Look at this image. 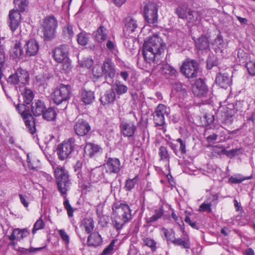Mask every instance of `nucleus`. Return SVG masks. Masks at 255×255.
Masks as SVG:
<instances>
[{"instance_id": "nucleus-57", "label": "nucleus", "mask_w": 255, "mask_h": 255, "mask_svg": "<svg viewBox=\"0 0 255 255\" xmlns=\"http://www.w3.org/2000/svg\"><path fill=\"white\" fill-rule=\"evenodd\" d=\"M249 73L253 76L255 75V62L250 61L246 64Z\"/></svg>"}, {"instance_id": "nucleus-18", "label": "nucleus", "mask_w": 255, "mask_h": 255, "mask_svg": "<svg viewBox=\"0 0 255 255\" xmlns=\"http://www.w3.org/2000/svg\"><path fill=\"white\" fill-rule=\"evenodd\" d=\"M75 140L73 137H70L66 142H65V158H73L77 154V151L75 150Z\"/></svg>"}, {"instance_id": "nucleus-60", "label": "nucleus", "mask_w": 255, "mask_h": 255, "mask_svg": "<svg viewBox=\"0 0 255 255\" xmlns=\"http://www.w3.org/2000/svg\"><path fill=\"white\" fill-rule=\"evenodd\" d=\"M218 48L220 49L223 47L224 41L221 35H218L217 37L215 39L214 43Z\"/></svg>"}, {"instance_id": "nucleus-6", "label": "nucleus", "mask_w": 255, "mask_h": 255, "mask_svg": "<svg viewBox=\"0 0 255 255\" xmlns=\"http://www.w3.org/2000/svg\"><path fill=\"white\" fill-rule=\"evenodd\" d=\"M180 70L187 78H193L197 76L199 64L194 60L185 61L181 66Z\"/></svg>"}, {"instance_id": "nucleus-31", "label": "nucleus", "mask_w": 255, "mask_h": 255, "mask_svg": "<svg viewBox=\"0 0 255 255\" xmlns=\"http://www.w3.org/2000/svg\"><path fill=\"white\" fill-rule=\"evenodd\" d=\"M125 29L132 32L137 27L136 21L131 17L128 16L125 19Z\"/></svg>"}, {"instance_id": "nucleus-56", "label": "nucleus", "mask_w": 255, "mask_h": 255, "mask_svg": "<svg viewBox=\"0 0 255 255\" xmlns=\"http://www.w3.org/2000/svg\"><path fill=\"white\" fill-rule=\"evenodd\" d=\"M65 209L66 210L67 215L69 217H72L73 216V212L75 209H74L70 205L69 201L65 199Z\"/></svg>"}, {"instance_id": "nucleus-48", "label": "nucleus", "mask_w": 255, "mask_h": 255, "mask_svg": "<svg viewBox=\"0 0 255 255\" xmlns=\"http://www.w3.org/2000/svg\"><path fill=\"white\" fill-rule=\"evenodd\" d=\"M92 73L94 77L98 79L104 76L102 66L100 67L99 66H95L93 68Z\"/></svg>"}, {"instance_id": "nucleus-17", "label": "nucleus", "mask_w": 255, "mask_h": 255, "mask_svg": "<svg viewBox=\"0 0 255 255\" xmlns=\"http://www.w3.org/2000/svg\"><path fill=\"white\" fill-rule=\"evenodd\" d=\"M25 54L29 57L36 55L39 50V44L34 39H30L28 40L25 44Z\"/></svg>"}, {"instance_id": "nucleus-62", "label": "nucleus", "mask_w": 255, "mask_h": 255, "mask_svg": "<svg viewBox=\"0 0 255 255\" xmlns=\"http://www.w3.org/2000/svg\"><path fill=\"white\" fill-rule=\"evenodd\" d=\"M65 72L66 73H69L70 71H71L72 69V66L71 64V60L69 59L68 57L66 55V53H65Z\"/></svg>"}, {"instance_id": "nucleus-53", "label": "nucleus", "mask_w": 255, "mask_h": 255, "mask_svg": "<svg viewBox=\"0 0 255 255\" xmlns=\"http://www.w3.org/2000/svg\"><path fill=\"white\" fill-rule=\"evenodd\" d=\"M218 64V62L216 57L214 56H210L207 60V68L211 69L214 66Z\"/></svg>"}, {"instance_id": "nucleus-63", "label": "nucleus", "mask_w": 255, "mask_h": 255, "mask_svg": "<svg viewBox=\"0 0 255 255\" xmlns=\"http://www.w3.org/2000/svg\"><path fill=\"white\" fill-rule=\"evenodd\" d=\"M238 58L239 59L240 62H245L247 57V54L243 50L240 49L238 52Z\"/></svg>"}, {"instance_id": "nucleus-54", "label": "nucleus", "mask_w": 255, "mask_h": 255, "mask_svg": "<svg viewBox=\"0 0 255 255\" xmlns=\"http://www.w3.org/2000/svg\"><path fill=\"white\" fill-rule=\"evenodd\" d=\"M56 152L60 160H64V143L62 142L57 145Z\"/></svg>"}, {"instance_id": "nucleus-27", "label": "nucleus", "mask_w": 255, "mask_h": 255, "mask_svg": "<svg viewBox=\"0 0 255 255\" xmlns=\"http://www.w3.org/2000/svg\"><path fill=\"white\" fill-rule=\"evenodd\" d=\"M84 150L89 156L92 157L98 153L101 152L102 149L97 144L88 142L86 143Z\"/></svg>"}, {"instance_id": "nucleus-30", "label": "nucleus", "mask_w": 255, "mask_h": 255, "mask_svg": "<svg viewBox=\"0 0 255 255\" xmlns=\"http://www.w3.org/2000/svg\"><path fill=\"white\" fill-rule=\"evenodd\" d=\"M19 83L22 85H26L29 82V74L27 71L22 69H18L16 72Z\"/></svg>"}, {"instance_id": "nucleus-37", "label": "nucleus", "mask_w": 255, "mask_h": 255, "mask_svg": "<svg viewBox=\"0 0 255 255\" xmlns=\"http://www.w3.org/2000/svg\"><path fill=\"white\" fill-rule=\"evenodd\" d=\"M138 176L136 175L133 178H128L126 181V184L124 188L126 191H130L137 184L138 182Z\"/></svg>"}, {"instance_id": "nucleus-21", "label": "nucleus", "mask_w": 255, "mask_h": 255, "mask_svg": "<svg viewBox=\"0 0 255 255\" xmlns=\"http://www.w3.org/2000/svg\"><path fill=\"white\" fill-rule=\"evenodd\" d=\"M215 82L221 88L226 89L231 85V80L227 73H219L216 76Z\"/></svg>"}, {"instance_id": "nucleus-36", "label": "nucleus", "mask_w": 255, "mask_h": 255, "mask_svg": "<svg viewBox=\"0 0 255 255\" xmlns=\"http://www.w3.org/2000/svg\"><path fill=\"white\" fill-rule=\"evenodd\" d=\"M172 243L175 246H181L182 248L189 249L190 248L189 240H184L181 238L175 239L172 241Z\"/></svg>"}, {"instance_id": "nucleus-8", "label": "nucleus", "mask_w": 255, "mask_h": 255, "mask_svg": "<svg viewBox=\"0 0 255 255\" xmlns=\"http://www.w3.org/2000/svg\"><path fill=\"white\" fill-rule=\"evenodd\" d=\"M120 132L125 137H131L137 130V127L132 121H121L119 126Z\"/></svg>"}, {"instance_id": "nucleus-3", "label": "nucleus", "mask_w": 255, "mask_h": 255, "mask_svg": "<svg viewBox=\"0 0 255 255\" xmlns=\"http://www.w3.org/2000/svg\"><path fill=\"white\" fill-rule=\"evenodd\" d=\"M16 109L23 120L29 132L31 134H34L36 131L35 120L30 114L28 107L24 104H20L16 106Z\"/></svg>"}, {"instance_id": "nucleus-38", "label": "nucleus", "mask_w": 255, "mask_h": 255, "mask_svg": "<svg viewBox=\"0 0 255 255\" xmlns=\"http://www.w3.org/2000/svg\"><path fill=\"white\" fill-rule=\"evenodd\" d=\"M42 115L44 119L51 121L55 120L56 115L54 109L49 108L48 109L45 110Z\"/></svg>"}, {"instance_id": "nucleus-43", "label": "nucleus", "mask_w": 255, "mask_h": 255, "mask_svg": "<svg viewBox=\"0 0 255 255\" xmlns=\"http://www.w3.org/2000/svg\"><path fill=\"white\" fill-rule=\"evenodd\" d=\"M106 47L112 53L115 55L118 53L116 44L114 41L108 40L106 44Z\"/></svg>"}, {"instance_id": "nucleus-28", "label": "nucleus", "mask_w": 255, "mask_h": 255, "mask_svg": "<svg viewBox=\"0 0 255 255\" xmlns=\"http://www.w3.org/2000/svg\"><path fill=\"white\" fill-rule=\"evenodd\" d=\"M96 40L100 43L105 41L107 38L106 28L103 25L100 26L94 32Z\"/></svg>"}, {"instance_id": "nucleus-44", "label": "nucleus", "mask_w": 255, "mask_h": 255, "mask_svg": "<svg viewBox=\"0 0 255 255\" xmlns=\"http://www.w3.org/2000/svg\"><path fill=\"white\" fill-rule=\"evenodd\" d=\"M45 224L42 219L40 218L36 221L34 223L32 232L33 234H35L37 231L42 229L44 228Z\"/></svg>"}, {"instance_id": "nucleus-23", "label": "nucleus", "mask_w": 255, "mask_h": 255, "mask_svg": "<svg viewBox=\"0 0 255 255\" xmlns=\"http://www.w3.org/2000/svg\"><path fill=\"white\" fill-rule=\"evenodd\" d=\"M64 85L61 84L54 91L52 98L54 103L58 105L64 101Z\"/></svg>"}, {"instance_id": "nucleus-22", "label": "nucleus", "mask_w": 255, "mask_h": 255, "mask_svg": "<svg viewBox=\"0 0 255 255\" xmlns=\"http://www.w3.org/2000/svg\"><path fill=\"white\" fill-rule=\"evenodd\" d=\"M102 238L98 232L91 233L87 239V245L89 247H96L102 244Z\"/></svg>"}, {"instance_id": "nucleus-11", "label": "nucleus", "mask_w": 255, "mask_h": 255, "mask_svg": "<svg viewBox=\"0 0 255 255\" xmlns=\"http://www.w3.org/2000/svg\"><path fill=\"white\" fill-rule=\"evenodd\" d=\"M192 91L195 95L199 97H203L206 96L208 90L204 80L199 78L193 85Z\"/></svg>"}, {"instance_id": "nucleus-14", "label": "nucleus", "mask_w": 255, "mask_h": 255, "mask_svg": "<svg viewBox=\"0 0 255 255\" xmlns=\"http://www.w3.org/2000/svg\"><path fill=\"white\" fill-rule=\"evenodd\" d=\"M53 169L54 170V177L56 179L57 187L61 195H63L64 188L63 187V185L64 184V168L59 166L55 167L53 165Z\"/></svg>"}, {"instance_id": "nucleus-41", "label": "nucleus", "mask_w": 255, "mask_h": 255, "mask_svg": "<svg viewBox=\"0 0 255 255\" xmlns=\"http://www.w3.org/2000/svg\"><path fill=\"white\" fill-rule=\"evenodd\" d=\"M159 156L161 160H164L166 161H169V155L168 153L166 147L163 146H160L159 149Z\"/></svg>"}, {"instance_id": "nucleus-32", "label": "nucleus", "mask_w": 255, "mask_h": 255, "mask_svg": "<svg viewBox=\"0 0 255 255\" xmlns=\"http://www.w3.org/2000/svg\"><path fill=\"white\" fill-rule=\"evenodd\" d=\"M53 57L57 63H63L64 61V48L63 45H60L54 49Z\"/></svg>"}, {"instance_id": "nucleus-24", "label": "nucleus", "mask_w": 255, "mask_h": 255, "mask_svg": "<svg viewBox=\"0 0 255 255\" xmlns=\"http://www.w3.org/2000/svg\"><path fill=\"white\" fill-rule=\"evenodd\" d=\"M106 174L103 168L102 169L100 167H96L91 170L90 178L93 182H97L103 178H106Z\"/></svg>"}, {"instance_id": "nucleus-39", "label": "nucleus", "mask_w": 255, "mask_h": 255, "mask_svg": "<svg viewBox=\"0 0 255 255\" xmlns=\"http://www.w3.org/2000/svg\"><path fill=\"white\" fill-rule=\"evenodd\" d=\"M23 96L24 102L27 105L30 104L34 98L33 92L27 88L24 89Z\"/></svg>"}, {"instance_id": "nucleus-19", "label": "nucleus", "mask_w": 255, "mask_h": 255, "mask_svg": "<svg viewBox=\"0 0 255 255\" xmlns=\"http://www.w3.org/2000/svg\"><path fill=\"white\" fill-rule=\"evenodd\" d=\"M46 110L44 102L40 100H36L31 105V112L35 117L42 115Z\"/></svg>"}, {"instance_id": "nucleus-40", "label": "nucleus", "mask_w": 255, "mask_h": 255, "mask_svg": "<svg viewBox=\"0 0 255 255\" xmlns=\"http://www.w3.org/2000/svg\"><path fill=\"white\" fill-rule=\"evenodd\" d=\"M186 87V86L185 85H183L179 82H175L173 86L174 89L180 93L183 97L186 96L187 94Z\"/></svg>"}, {"instance_id": "nucleus-51", "label": "nucleus", "mask_w": 255, "mask_h": 255, "mask_svg": "<svg viewBox=\"0 0 255 255\" xmlns=\"http://www.w3.org/2000/svg\"><path fill=\"white\" fill-rule=\"evenodd\" d=\"M163 70L165 73L168 74L170 76H176L178 74L176 69L168 64L165 65L163 67Z\"/></svg>"}, {"instance_id": "nucleus-1", "label": "nucleus", "mask_w": 255, "mask_h": 255, "mask_svg": "<svg viewBox=\"0 0 255 255\" xmlns=\"http://www.w3.org/2000/svg\"><path fill=\"white\" fill-rule=\"evenodd\" d=\"M165 47V44L157 35L149 37L143 45L142 52L145 60L153 68H156L161 64L159 56L164 52Z\"/></svg>"}, {"instance_id": "nucleus-26", "label": "nucleus", "mask_w": 255, "mask_h": 255, "mask_svg": "<svg viewBox=\"0 0 255 255\" xmlns=\"http://www.w3.org/2000/svg\"><path fill=\"white\" fill-rule=\"evenodd\" d=\"M81 101L86 105L91 104L95 100L94 92L91 90H82L81 94Z\"/></svg>"}, {"instance_id": "nucleus-2", "label": "nucleus", "mask_w": 255, "mask_h": 255, "mask_svg": "<svg viewBox=\"0 0 255 255\" xmlns=\"http://www.w3.org/2000/svg\"><path fill=\"white\" fill-rule=\"evenodd\" d=\"M175 12L179 18L186 21L188 26H193L199 23L202 19V13L194 10L186 3H181L175 9Z\"/></svg>"}, {"instance_id": "nucleus-45", "label": "nucleus", "mask_w": 255, "mask_h": 255, "mask_svg": "<svg viewBox=\"0 0 255 255\" xmlns=\"http://www.w3.org/2000/svg\"><path fill=\"white\" fill-rule=\"evenodd\" d=\"M79 62L82 67L90 68L93 65L94 61L91 57H87L82 60H79Z\"/></svg>"}, {"instance_id": "nucleus-15", "label": "nucleus", "mask_w": 255, "mask_h": 255, "mask_svg": "<svg viewBox=\"0 0 255 255\" xmlns=\"http://www.w3.org/2000/svg\"><path fill=\"white\" fill-rule=\"evenodd\" d=\"M115 208L116 210H119L118 212L121 214L120 215L125 221L128 222L132 219L131 211L128 204L125 203H120L119 205L117 204L115 205Z\"/></svg>"}, {"instance_id": "nucleus-35", "label": "nucleus", "mask_w": 255, "mask_h": 255, "mask_svg": "<svg viewBox=\"0 0 255 255\" xmlns=\"http://www.w3.org/2000/svg\"><path fill=\"white\" fill-rule=\"evenodd\" d=\"M83 225L87 234L91 233L94 228V223L92 218H87L83 220Z\"/></svg>"}, {"instance_id": "nucleus-64", "label": "nucleus", "mask_w": 255, "mask_h": 255, "mask_svg": "<svg viewBox=\"0 0 255 255\" xmlns=\"http://www.w3.org/2000/svg\"><path fill=\"white\" fill-rule=\"evenodd\" d=\"M185 222L188 224L192 228L198 230L199 227L195 221H192L188 216H186L185 220Z\"/></svg>"}, {"instance_id": "nucleus-52", "label": "nucleus", "mask_w": 255, "mask_h": 255, "mask_svg": "<svg viewBox=\"0 0 255 255\" xmlns=\"http://www.w3.org/2000/svg\"><path fill=\"white\" fill-rule=\"evenodd\" d=\"M211 206V203H206L204 202L200 205L199 211L201 212H207L208 213H211L212 212Z\"/></svg>"}, {"instance_id": "nucleus-12", "label": "nucleus", "mask_w": 255, "mask_h": 255, "mask_svg": "<svg viewBox=\"0 0 255 255\" xmlns=\"http://www.w3.org/2000/svg\"><path fill=\"white\" fill-rule=\"evenodd\" d=\"M76 133L79 136L86 135L91 130L89 123L84 119H79L74 127Z\"/></svg>"}, {"instance_id": "nucleus-61", "label": "nucleus", "mask_w": 255, "mask_h": 255, "mask_svg": "<svg viewBox=\"0 0 255 255\" xmlns=\"http://www.w3.org/2000/svg\"><path fill=\"white\" fill-rule=\"evenodd\" d=\"M7 82L11 85H17L19 84L16 72L9 77Z\"/></svg>"}, {"instance_id": "nucleus-49", "label": "nucleus", "mask_w": 255, "mask_h": 255, "mask_svg": "<svg viewBox=\"0 0 255 255\" xmlns=\"http://www.w3.org/2000/svg\"><path fill=\"white\" fill-rule=\"evenodd\" d=\"M5 55L4 53L3 49L2 47L0 46V80L3 76L2 68L3 67Z\"/></svg>"}, {"instance_id": "nucleus-42", "label": "nucleus", "mask_w": 255, "mask_h": 255, "mask_svg": "<svg viewBox=\"0 0 255 255\" xmlns=\"http://www.w3.org/2000/svg\"><path fill=\"white\" fill-rule=\"evenodd\" d=\"M250 179V177H244L241 175L239 174L235 176H231L229 179V182L232 184H239L241 183L245 180Z\"/></svg>"}, {"instance_id": "nucleus-20", "label": "nucleus", "mask_w": 255, "mask_h": 255, "mask_svg": "<svg viewBox=\"0 0 255 255\" xmlns=\"http://www.w3.org/2000/svg\"><path fill=\"white\" fill-rule=\"evenodd\" d=\"M116 100V93L113 88L107 90L104 95L101 97L100 102L103 106H109Z\"/></svg>"}, {"instance_id": "nucleus-5", "label": "nucleus", "mask_w": 255, "mask_h": 255, "mask_svg": "<svg viewBox=\"0 0 255 255\" xmlns=\"http://www.w3.org/2000/svg\"><path fill=\"white\" fill-rule=\"evenodd\" d=\"M102 168L105 170L108 175L119 174L122 166L118 158L113 157H106L105 163L103 165Z\"/></svg>"}, {"instance_id": "nucleus-33", "label": "nucleus", "mask_w": 255, "mask_h": 255, "mask_svg": "<svg viewBox=\"0 0 255 255\" xmlns=\"http://www.w3.org/2000/svg\"><path fill=\"white\" fill-rule=\"evenodd\" d=\"M16 10L20 12H24L28 5L27 0H13Z\"/></svg>"}, {"instance_id": "nucleus-4", "label": "nucleus", "mask_w": 255, "mask_h": 255, "mask_svg": "<svg viewBox=\"0 0 255 255\" xmlns=\"http://www.w3.org/2000/svg\"><path fill=\"white\" fill-rule=\"evenodd\" d=\"M58 21L53 15L46 16L41 25L44 40H50L53 39L56 33Z\"/></svg>"}, {"instance_id": "nucleus-29", "label": "nucleus", "mask_w": 255, "mask_h": 255, "mask_svg": "<svg viewBox=\"0 0 255 255\" xmlns=\"http://www.w3.org/2000/svg\"><path fill=\"white\" fill-rule=\"evenodd\" d=\"M164 211L163 207L161 206L158 209L154 211V214L150 217L145 218V220L146 223L151 224L153 222L157 221L158 219H161L164 215Z\"/></svg>"}, {"instance_id": "nucleus-13", "label": "nucleus", "mask_w": 255, "mask_h": 255, "mask_svg": "<svg viewBox=\"0 0 255 255\" xmlns=\"http://www.w3.org/2000/svg\"><path fill=\"white\" fill-rule=\"evenodd\" d=\"M20 13L15 9L9 11L8 14L9 20V26L12 32L14 31L18 28L20 23L21 18Z\"/></svg>"}, {"instance_id": "nucleus-10", "label": "nucleus", "mask_w": 255, "mask_h": 255, "mask_svg": "<svg viewBox=\"0 0 255 255\" xmlns=\"http://www.w3.org/2000/svg\"><path fill=\"white\" fill-rule=\"evenodd\" d=\"M166 107L164 105L159 104L153 113V120L156 127H162L165 125L164 114Z\"/></svg>"}, {"instance_id": "nucleus-59", "label": "nucleus", "mask_w": 255, "mask_h": 255, "mask_svg": "<svg viewBox=\"0 0 255 255\" xmlns=\"http://www.w3.org/2000/svg\"><path fill=\"white\" fill-rule=\"evenodd\" d=\"M176 141L179 143V150L181 154H185L186 153V141L179 138H177Z\"/></svg>"}, {"instance_id": "nucleus-50", "label": "nucleus", "mask_w": 255, "mask_h": 255, "mask_svg": "<svg viewBox=\"0 0 255 255\" xmlns=\"http://www.w3.org/2000/svg\"><path fill=\"white\" fill-rule=\"evenodd\" d=\"M88 37L87 34L80 33L77 35V41L81 45H86L88 43Z\"/></svg>"}, {"instance_id": "nucleus-16", "label": "nucleus", "mask_w": 255, "mask_h": 255, "mask_svg": "<svg viewBox=\"0 0 255 255\" xmlns=\"http://www.w3.org/2000/svg\"><path fill=\"white\" fill-rule=\"evenodd\" d=\"M30 234V233L27 228H15L12 230L11 234L8 238L10 241L15 240L20 241L29 236Z\"/></svg>"}, {"instance_id": "nucleus-34", "label": "nucleus", "mask_w": 255, "mask_h": 255, "mask_svg": "<svg viewBox=\"0 0 255 255\" xmlns=\"http://www.w3.org/2000/svg\"><path fill=\"white\" fill-rule=\"evenodd\" d=\"M112 222L114 227L117 230H121L123 228L125 224L128 223L127 221L124 220V218H122L120 215L116 216L115 218L112 220Z\"/></svg>"}, {"instance_id": "nucleus-9", "label": "nucleus", "mask_w": 255, "mask_h": 255, "mask_svg": "<svg viewBox=\"0 0 255 255\" xmlns=\"http://www.w3.org/2000/svg\"><path fill=\"white\" fill-rule=\"evenodd\" d=\"M102 66L105 78L112 80L116 75V69L115 65L112 60L109 58L106 59Z\"/></svg>"}, {"instance_id": "nucleus-58", "label": "nucleus", "mask_w": 255, "mask_h": 255, "mask_svg": "<svg viewBox=\"0 0 255 255\" xmlns=\"http://www.w3.org/2000/svg\"><path fill=\"white\" fill-rule=\"evenodd\" d=\"M115 245V241H112L111 243L109 244V245L107 247L104 251L102 252V253L100 255H110L113 249H114V246Z\"/></svg>"}, {"instance_id": "nucleus-55", "label": "nucleus", "mask_w": 255, "mask_h": 255, "mask_svg": "<svg viewBox=\"0 0 255 255\" xmlns=\"http://www.w3.org/2000/svg\"><path fill=\"white\" fill-rule=\"evenodd\" d=\"M239 149H233L230 150H227L225 148H223L221 151V153L226 155L227 156L232 158L237 153Z\"/></svg>"}, {"instance_id": "nucleus-46", "label": "nucleus", "mask_w": 255, "mask_h": 255, "mask_svg": "<svg viewBox=\"0 0 255 255\" xmlns=\"http://www.w3.org/2000/svg\"><path fill=\"white\" fill-rule=\"evenodd\" d=\"M143 243L145 246L149 247L152 252L156 251V243L154 240L146 238L143 240Z\"/></svg>"}, {"instance_id": "nucleus-7", "label": "nucleus", "mask_w": 255, "mask_h": 255, "mask_svg": "<svg viewBox=\"0 0 255 255\" xmlns=\"http://www.w3.org/2000/svg\"><path fill=\"white\" fill-rule=\"evenodd\" d=\"M157 7L155 3L148 2L144 6L143 13L145 20L149 24L157 21Z\"/></svg>"}, {"instance_id": "nucleus-47", "label": "nucleus", "mask_w": 255, "mask_h": 255, "mask_svg": "<svg viewBox=\"0 0 255 255\" xmlns=\"http://www.w3.org/2000/svg\"><path fill=\"white\" fill-rule=\"evenodd\" d=\"M115 86V90L118 95H122L127 93L128 89L127 86L120 83L116 84Z\"/></svg>"}, {"instance_id": "nucleus-25", "label": "nucleus", "mask_w": 255, "mask_h": 255, "mask_svg": "<svg viewBox=\"0 0 255 255\" xmlns=\"http://www.w3.org/2000/svg\"><path fill=\"white\" fill-rule=\"evenodd\" d=\"M195 45L196 48L199 50L208 49L209 47L208 38L205 35H201L195 40Z\"/></svg>"}]
</instances>
